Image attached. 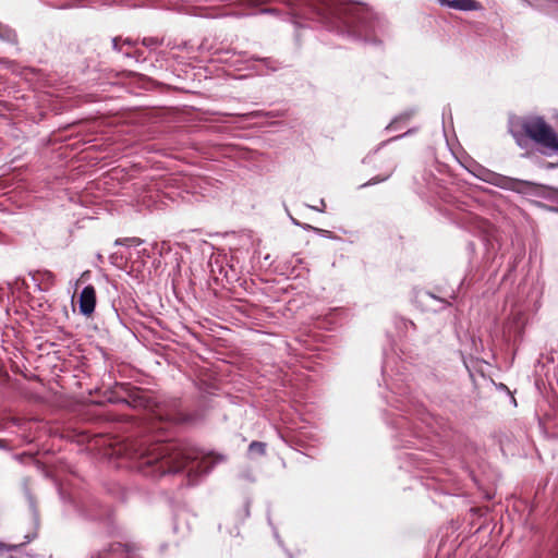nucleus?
Listing matches in <instances>:
<instances>
[{
    "mask_svg": "<svg viewBox=\"0 0 558 558\" xmlns=\"http://www.w3.org/2000/svg\"><path fill=\"white\" fill-rule=\"evenodd\" d=\"M447 7L460 11H472L478 8V3L475 0H451L447 1Z\"/></svg>",
    "mask_w": 558,
    "mask_h": 558,
    "instance_id": "nucleus-4",
    "label": "nucleus"
},
{
    "mask_svg": "<svg viewBox=\"0 0 558 558\" xmlns=\"http://www.w3.org/2000/svg\"><path fill=\"white\" fill-rule=\"evenodd\" d=\"M248 451L251 453H258L259 456H264L266 452V444L262 441H252L248 446Z\"/></svg>",
    "mask_w": 558,
    "mask_h": 558,
    "instance_id": "nucleus-6",
    "label": "nucleus"
},
{
    "mask_svg": "<svg viewBox=\"0 0 558 558\" xmlns=\"http://www.w3.org/2000/svg\"><path fill=\"white\" fill-rule=\"evenodd\" d=\"M43 277V280L47 282L48 284H52L54 281V275L50 271H44L40 274Z\"/></svg>",
    "mask_w": 558,
    "mask_h": 558,
    "instance_id": "nucleus-9",
    "label": "nucleus"
},
{
    "mask_svg": "<svg viewBox=\"0 0 558 558\" xmlns=\"http://www.w3.org/2000/svg\"><path fill=\"white\" fill-rule=\"evenodd\" d=\"M390 177V174H387L386 177L384 178H373L372 180H369L367 183L363 184V186H366V185H372V184H376L378 182H381V181H385L387 180L388 178Z\"/></svg>",
    "mask_w": 558,
    "mask_h": 558,
    "instance_id": "nucleus-10",
    "label": "nucleus"
},
{
    "mask_svg": "<svg viewBox=\"0 0 558 558\" xmlns=\"http://www.w3.org/2000/svg\"><path fill=\"white\" fill-rule=\"evenodd\" d=\"M119 41H120V38H119V37H116V38H113V39H112V47H113V49H114V50H117V51H120V50H121V48L119 47Z\"/></svg>",
    "mask_w": 558,
    "mask_h": 558,
    "instance_id": "nucleus-12",
    "label": "nucleus"
},
{
    "mask_svg": "<svg viewBox=\"0 0 558 558\" xmlns=\"http://www.w3.org/2000/svg\"><path fill=\"white\" fill-rule=\"evenodd\" d=\"M525 135L541 147L544 155L558 153V134L542 117H532L523 121Z\"/></svg>",
    "mask_w": 558,
    "mask_h": 558,
    "instance_id": "nucleus-2",
    "label": "nucleus"
},
{
    "mask_svg": "<svg viewBox=\"0 0 558 558\" xmlns=\"http://www.w3.org/2000/svg\"><path fill=\"white\" fill-rule=\"evenodd\" d=\"M125 453L140 462V468L150 466L151 473L165 475L187 470L190 483H196L201 475L207 474L223 457H214L196 448H180L172 442H156L151 445H133Z\"/></svg>",
    "mask_w": 558,
    "mask_h": 558,
    "instance_id": "nucleus-1",
    "label": "nucleus"
},
{
    "mask_svg": "<svg viewBox=\"0 0 558 558\" xmlns=\"http://www.w3.org/2000/svg\"><path fill=\"white\" fill-rule=\"evenodd\" d=\"M143 45L146 47H157L161 45V40L157 37H145L143 39Z\"/></svg>",
    "mask_w": 558,
    "mask_h": 558,
    "instance_id": "nucleus-8",
    "label": "nucleus"
},
{
    "mask_svg": "<svg viewBox=\"0 0 558 558\" xmlns=\"http://www.w3.org/2000/svg\"><path fill=\"white\" fill-rule=\"evenodd\" d=\"M0 39L10 44H17V35L14 29L0 24Z\"/></svg>",
    "mask_w": 558,
    "mask_h": 558,
    "instance_id": "nucleus-5",
    "label": "nucleus"
},
{
    "mask_svg": "<svg viewBox=\"0 0 558 558\" xmlns=\"http://www.w3.org/2000/svg\"><path fill=\"white\" fill-rule=\"evenodd\" d=\"M124 44H126V45H131L132 43H131V40H130V39H125V40H124Z\"/></svg>",
    "mask_w": 558,
    "mask_h": 558,
    "instance_id": "nucleus-15",
    "label": "nucleus"
},
{
    "mask_svg": "<svg viewBox=\"0 0 558 558\" xmlns=\"http://www.w3.org/2000/svg\"><path fill=\"white\" fill-rule=\"evenodd\" d=\"M133 403H134L135 407L144 405L143 398L140 397V396H135L133 398Z\"/></svg>",
    "mask_w": 558,
    "mask_h": 558,
    "instance_id": "nucleus-11",
    "label": "nucleus"
},
{
    "mask_svg": "<svg viewBox=\"0 0 558 558\" xmlns=\"http://www.w3.org/2000/svg\"><path fill=\"white\" fill-rule=\"evenodd\" d=\"M132 242H134L135 244H140L141 243V241L138 239H136V238H133Z\"/></svg>",
    "mask_w": 558,
    "mask_h": 558,
    "instance_id": "nucleus-14",
    "label": "nucleus"
},
{
    "mask_svg": "<svg viewBox=\"0 0 558 558\" xmlns=\"http://www.w3.org/2000/svg\"><path fill=\"white\" fill-rule=\"evenodd\" d=\"M320 206L322 208H315V210H318L320 213H324L325 211V208H326V203L324 199H320Z\"/></svg>",
    "mask_w": 558,
    "mask_h": 558,
    "instance_id": "nucleus-13",
    "label": "nucleus"
},
{
    "mask_svg": "<svg viewBox=\"0 0 558 558\" xmlns=\"http://www.w3.org/2000/svg\"><path fill=\"white\" fill-rule=\"evenodd\" d=\"M507 180V186L510 187V189H515L514 186L517 184H524V185H527V186H531V185H534V183L530 182V181H521V180H515V179H506Z\"/></svg>",
    "mask_w": 558,
    "mask_h": 558,
    "instance_id": "nucleus-7",
    "label": "nucleus"
},
{
    "mask_svg": "<svg viewBox=\"0 0 558 558\" xmlns=\"http://www.w3.org/2000/svg\"><path fill=\"white\" fill-rule=\"evenodd\" d=\"M80 312L86 317H90L96 306V290L89 284L86 286L80 293L78 298Z\"/></svg>",
    "mask_w": 558,
    "mask_h": 558,
    "instance_id": "nucleus-3",
    "label": "nucleus"
},
{
    "mask_svg": "<svg viewBox=\"0 0 558 558\" xmlns=\"http://www.w3.org/2000/svg\"><path fill=\"white\" fill-rule=\"evenodd\" d=\"M2 444H3V440H2V439H0V447L2 446Z\"/></svg>",
    "mask_w": 558,
    "mask_h": 558,
    "instance_id": "nucleus-18",
    "label": "nucleus"
},
{
    "mask_svg": "<svg viewBox=\"0 0 558 558\" xmlns=\"http://www.w3.org/2000/svg\"><path fill=\"white\" fill-rule=\"evenodd\" d=\"M117 244H123V241L118 240V241H117Z\"/></svg>",
    "mask_w": 558,
    "mask_h": 558,
    "instance_id": "nucleus-16",
    "label": "nucleus"
},
{
    "mask_svg": "<svg viewBox=\"0 0 558 558\" xmlns=\"http://www.w3.org/2000/svg\"><path fill=\"white\" fill-rule=\"evenodd\" d=\"M312 208H313V209H315V208H322V206H320V205H317V207H314V206H313Z\"/></svg>",
    "mask_w": 558,
    "mask_h": 558,
    "instance_id": "nucleus-17",
    "label": "nucleus"
}]
</instances>
